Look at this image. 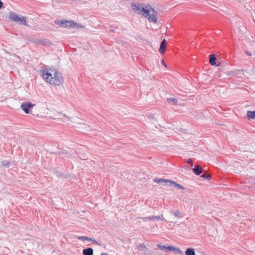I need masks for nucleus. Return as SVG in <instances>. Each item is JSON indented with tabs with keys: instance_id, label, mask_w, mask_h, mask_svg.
<instances>
[{
	"instance_id": "obj_20",
	"label": "nucleus",
	"mask_w": 255,
	"mask_h": 255,
	"mask_svg": "<svg viewBox=\"0 0 255 255\" xmlns=\"http://www.w3.org/2000/svg\"><path fill=\"white\" fill-rule=\"evenodd\" d=\"M167 101L168 102H172V104L173 105H177V99H176V98H168L167 99Z\"/></svg>"
},
{
	"instance_id": "obj_21",
	"label": "nucleus",
	"mask_w": 255,
	"mask_h": 255,
	"mask_svg": "<svg viewBox=\"0 0 255 255\" xmlns=\"http://www.w3.org/2000/svg\"><path fill=\"white\" fill-rule=\"evenodd\" d=\"M201 177L202 178H206L207 179V180H210L211 179V176L210 174L207 173H203L202 175H201Z\"/></svg>"
},
{
	"instance_id": "obj_19",
	"label": "nucleus",
	"mask_w": 255,
	"mask_h": 255,
	"mask_svg": "<svg viewBox=\"0 0 255 255\" xmlns=\"http://www.w3.org/2000/svg\"><path fill=\"white\" fill-rule=\"evenodd\" d=\"M170 183L171 184L174 185L175 187H177L178 188H179L180 189H182V190L184 189V188L182 186H181L180 184L176 183L175 181H170Z\"/></svg>"
},
{
	"instance_id": "obj_13",
	"label": "nucleus",
	"mask_w": 255,
	"mask_h": 255,
	"mask_svg": "<svg viewBox=\"0 0 255 255\" xmlns=\"http://www.w3.org/2000/svg\"><path fill=\"white\" fill-rule=\"evenodd\" d=\"M154 181L157 183H159V184H162L163 183H170V180L168 179H158L155 178L154 179Z\"/></svg>"
},
{
	"instance_id": "obj_9",
	"label": "nucleus",
	"mask_w": 255,
	"mask_h": 255,
	"mask_svg": "<svg viewBox=\"0 0 255 255\" xmlns=\"http://www.w3.org/2000/svg\"><path fill=\"white\" fill-rule=\"evenodd\" d=\"M166 40L163 39L160 43L159 51L160 53L163 54L164 52V50L166 47Z\"/></svg>"
},
{
	"instance_id": "obj_32",
	"label": "nucleus",
	"mask_w": 255,
	"mask_h": 255,
	"mask_svg": "<svg viewBox=\"0 0 255 255\" xmlns=\"http://www.w3.org/2000/svg\"><path fill=\"white\" fill-rule=\"evenodd\" d=\"M2 165H6V163H3V164H2Z\"/></svg>"
},
{
	"instance_id": "obj_27",
	"label": "nucleus",
	"mask_w": 255,
	"mask_h": 255,
	"mask_svg": "<svg viewBox=\"0 0 255 255\" xmlns=\"http://www.w3.org/2000/svg\"><path fill=\"white\" fill-rule=\"evenodd\" d=\"M162 63H163V65H164L165 67H166V64L164 63V61H163V60L162 61Z\"/></svg>"
},
{
	"instance_id": "obj_18",
	"label": "nucleus",
	"mask_w": 255,
	"mask_h": 255,
	"mask_svg": "<svg viewBox=\"0 0 255 255\" xmlns=\"http://www.w3.org/2000/svg\"><path fill=\"white\" fill-rule=\"evenodd\" d=\"M75 25V23L72 21H66V27H73Z\"/></svg>"
},
{
	"instance_id": "obj_28",
	"label": "nucleus",
	"mask_w": 255,
	"mask_h": 255,
	"mask_svg": "<svg viewBox=\"0 0 255 255\" xmlns=\"http://www.w3.org/2000/svg\"><path fill=\"white\" fill-rule=\"evenodd\" d=\"M177 252H178V253H181L182 252H181V250H179V249H177Z\"/></svg>"
},
{
	"instance_id": "obj_5",
	"label": "nucleus",
	"mask_w": 255,
	"mask_h": 255,
	"mask_svg": "<svg viewBox=\"0 0 255 255\" xmlns=\"http://www.w3.org/2000/svg\"><path fill=\"white\" fill-rule=\"evenodd\" d=\"M34 104H32L30 102H27L22 103L21 105V109L26 113L28 114L30 111V109L34 107Z\"/></svg>"
},
{
	"instance_id": "obj_16",
	"label": "nucleus",
	"mask_w": 255,
	"mask_h": 255,
	"mask_svg": "<svg viewBox=\"0 0 255 255\" xmlns=\"http://www.w3.org/2000/svg\"><path fill=\"white\" fill-rule=\"evenodd\" d=\"M247 117L249 119H254L255 118V111H248L247 112Z\"/></svg>"
},
{
	"instance_id": "obj_25",
	"label": "nucleus",
	"mask_w": 255,
	"mask_h": 255,
	"mask_svg": "<svg viewBox=\"0 0 255 255\" xmlns=\"http://www.w3.org/2000/svg\"><path fill=\"white\" fill-rule=\"evenodd\" d=\"M3 6V2L1 1V0H0V9Z\"/></svg>"
},
{
	"instance_id": "obj_26",
	"label": "nucleus",
	"mask_w": 255,
	"mask_h": 255,
	"mask_svg": "<svg viewBox=\"0 0 255 255\" xmlns=\"http://www.w3.org/2000/svg\"><path fill=\"white\" fill-rule=\"evenodd\" d=\"M33 41L34 42H35V43H40L41 42H40V41H37V40H33Z\"/></svg>"
},
{
	"instance_id": "obj_12",
	"label": "nucleus",
	"mask_w": 255,
	"mask_h": 255,
	"mask_svg": "<svg viewBox=\"0 0 255 255\" xmlns=\"http://www.w3.org/2000/svg\"><path fill=\"white\" fill-rule=\"evenodd\" d=\"M146 117L150 123H152V124H155L156 123V119L154 115H146Z\"/></svg>"
},
{
	"instance_id": "obj_23",
	"label": "nucleus",
	"mask_w": 255,
	"mask_h": 255,
	"mask_svg": "<svg viewBox=\"0 0 255 255\" xmlns=\"http://www.w3.org/2000/svg\"><path fill=\"white\" fill-rule=\"evenodd\" d=\"M187 163L190 164L192 166H193V163L191 159H189L187 160Z\"/></svg>"
},
{
	"instance_id": "obj_1",
	"label": "nucleus",
	"mask_w": 255,
	"mask_h": 255,
	"mask_svg": "<svg viewBox=\"0 0 255 255\" xmlns=\"http://www.w3.org/2000/svg\"><path fill=\"white\" fill-rule=\"evenodd\" d=\"M41 73L45 81L50 84L59 86L63 82L61 74L56 69H45L41 71Z\"/></svg>"
},
{
	"instance_id": "obj_22",
	"label": "nucleus",
	"mask_w": 255,
	"mask_h": 255,
	"mask_svg": "<svg viewBox=\"0 0 255 255\" xmlns=\"http://www.w3.org/2000/svg\"><path fill=\"white\" fill-rule=\"evenodd\" d=\"M174 214L175 217H181V212H180L179 210H176Z\"/></svg>"
},
{
	"instance_id": "obj_24",
	"label": "nucleus",
	"mask_w": 255,
	"mask_h": 255,
	"mask_svg": "<svg viewBox=\"0 0 255 255\" xmlns=\"http://www.w3.org/2000/svg\"><path fill=\"white\" fill-rule=\"evenodd\" d=\"M246 55H247L249 56H251V55H252V53H251V52H250V51H246Z\"/></svg>"
},
{
	"instance_id": "obj_17",
	"label": "nucleus",
	"mask_w": 255,
	"mask_h": 255,
	"mask_svg": "<svg viewBox=\"0 0 255 255\" xmlns=\"http://www.w3.org/2000/svg\"><path fill=\"white\" fill-rule=\"evenodd\" d=\"M55 23L59 26L66 27V21L64 20H56L55 21Z\"/></svg>"
},
{
	"instance_id": "obj_2",
	"label": "nucleus",
	"mask_w": 255,
	"mask_h": 255,
	"mask_svg": "<svg viewBox=\"0 0 255 255\" xmlns=\"http://www.w3.org/2000/svg\"><path fill=\"white\" fill-rule=\"evenodd\" d=\"M144 18L153 24L158 22L157 12L149 4L144 5Z\"/></svg>"
},
{
	"instance_id": "obj_29",
	"label": "nucleus",
	"mask_w": 255,
	"mask_h": 255,
	"mask_svg": "<svg viewBox=\"0 0 255 255\" xmlns=\"http://www.w3.org/2000/svg\"><path fill=\"white\" fill-rule=\"evenodd\" d=\"M101 255H108L106 253H102Z\"/></svg>"
},
{
	"instance_id": "obj_10",
	"label": "nucleus",
	"mask_w": 255,
	"mask_h": 255,
	"mask_svg": "<svg viewBox=\"0 0 255 255\" xmlns=\"http://www.w3.org/2000/svg\"><path fill=\"white\" fill-rule=\"evenodd\" d=\"M193 172L197 175H199L202 172V169L199 165H196L193 169Z\"/></svg>"
},
{
	"instance_id": "obj_8",
	"label": "nucleus",
	"mask_w": 255,
	"mask_h": 255,
	"mask_svg": "<svg viewBox=\"0 0 255 255\" xmlns=\"http://www.w3.org/2000/svg\"><path fill=\"white\" fill-rule=\"evenodd\" d=\"M77 238L80 240H82V241H85V240H87V241H92L93 242L98 244V242L97 241H96L95 240L93 239H92V238H90L88 237H86V236H78L77 237Z\"/></svg>"
},
{
	"instance_id": "obj_4",
	"label": "nucleus",
	"mask_w": 255,
	"mask_h": 255,
	"mask_svg": "<svg viewBox=\"0 0 255 255\" xmlns=\"http://www.w3.org/2000/svg\"><path fill=\"white\" fill-rule=\"evenodd\" d=\"M132 9L138 13L143 15V6L142 4L138 3H132Z\"/></svg>"
},
{
	"instance_id": "obj_15",
	"label": "nucleus",
	"mask_w": 255,
	"mask_h": 255,
	"mask_svg": "<svg viewBox=\"0 0 255 255\" xmlns=\"http://www.w3.org/2000/svg\"><path fill=\"white\" fill-rule=\"evenodd\" d=\"M186 255H196L195 250L193 248H188L185 253Z\"/></svg>"
},
{
	"instance_id": "obj_3",
	"label": "nucleus",
	"mask_w": 255,
	"mask_h": 255,
	"mask_svg": "<svg viewBox=\"0 0 255 255\" xmlns=\"http://www.w3.org/2000/svg\"><path fill=\"white\" fill-rule=\"evenodd\" d=\"M9 18L13 21L22 23L24 25H26V17L23 16L20 17L15 13L10 12L9 15Z\"/></svg>"
},
{
	"instance_id": "obj_11",
	"label": "nucleus",
	"mask_w": 255,
	"mask_h": 255,
	"mask_svg": "<svg viewBox=\"0 0 255 255\" xmlns=\"http://www.w3.org/2000/svg\"><path fill=\"white\" fill-rule=\"evenodd\" d=\"M83 254L84 255H93V250L91 248H88L83 250Z\"/></svg>"
},
{
	"instance_id": "obj_30",
	"label": "nucleus",
	"mask_w": 255,
	"mask_h": 255,
	"mask_svg": "<svg viewBox=\"0 0 255 255\" xmlns=\"http://www.w3.org/2000/svg\"><path fill=\"white\" fill-rule=\"evenodd\" d=\"M154 228V225H153L152 227L150 228V229H152V228Z\"/></svg>"
},
{
	"instance_id": "obj_7",
	"label": "nucleus",
	"mask_w": 255,
	"mask_h": 255,
	"mask_svg": "<svg viewBox=\"0 0 255 255\" xmlns=\"http://www.w3.org/2000/svg\"><path fill=\"white\" fill-rule=\"evenodd\" d=\"M157 246L161 250H167L168 251H174L176 250V248L173 246H168L166 247L161 244H157Z\"/></svg>"
},
{
	"instance_id": "obj_31",
	"label": "nucleus",
	"mask_w": 255,
	"mask_h": 255,
	"mask_svg": "<svg viewBox=\"0 0 255 255\" xmlns=\"http://www.w3.org/2000/svg\"><path fill=\"white\" fill-rule=\"evenodd\" d=\"M2 165H6V163H3V164H2Z\"/></svg>"
},
{
	"instance_id": "obj_6",
	"label": "nucleus",
	"mask_w": 255,
	"mask_h": 255,
	"mask_svg": "<svg viewBox=\"0 0 255 255\" xmlns=\"http://www.w3.org/2000/svg\"><path fill=\"white\" fill-rule=\"evenodd\" d=\"M164 220V218H163V216H161V217L160 216H152V217H144V222H147L148 220H151V221H154V220Z\"/></svg>"
},
{
	"instance_id": "obj_14",
	"label": "nucleus",
	"mask_w": 255,
	"mask_h": 255,
	"mask_svg": "<svg viewBox=\"0 0 255 255\" xmlns=\"http://www.w3.org/2000/svg\"><path fill=\"white\" fill-rule=\"evenodd\" d=\"M216 57L215 54H211L210 55L209 62L211 65H215L216 64Z\"/></svg>"
}]
</instances>
